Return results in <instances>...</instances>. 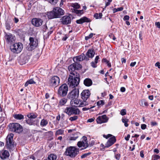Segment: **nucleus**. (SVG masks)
Wrapping results in <instances>:
<instances>
[{"mask_svg":"<svg viewBox=\"0 0 160 160\" xmlns=\"http://www.w3.org/2000/svg\"><path fill=\"white\" fill-rule=\"evenodd\" d=\"M122 121L123 123H124V126L125 127H127L128 126V125L127 123L128 122L129 120L128 119L122 118Z\"/></svg>","mask_w":160,"mask_h":160,"instance_id":"37","label":"nucleus"},{"mask_svg":"<svg viewBox=\"0 0 160 160\" xmlns=\"http://www.w3.org/2000/svg\"><path fill=\"white\" fill-rule=\"evenodd\" d=\"M99 56H97L95 59V60H94V61H95V63H97V62H98V60L99 59Z\"/></svg>","mask_w":160,"mask_h":160,"instance_id":"54","label":"nucleus"},{"mask_svg":"<svg viewBox=\"0 0 160 160\" xmlns=\"http://www.w3.org/2000/svg\"><path fill=\"white\" fill-rule=\"evenodd\" d=\"M144 151L142 150L140 152V156L142 158H143L144 157V155L143 154Z\"/></svg>","mask_w":160,"mask_h":160,"instance_id":"56","label":"nucleus"},{"mask_svg":"<svg viewBox=\"0 0 160 160\" xmlns=\"http://www.w3.org/2000/svg\"><path fill=\"white\" fill-rule=\"evenodd\" d=\"M82 68V66L81 65L75 62L71 64L68 67L70 75H71V74L73 73L75 74H76V73H79L76 71Z\"/></svg>","mask_w":160,"mask_h":160,"instance_id":"7","label":"nucleus"},{"mask_svg":"<svg viewBox=\"0 0 160 160\" xmlns=\"http://www.w3.org/2000/svg\"><path fill=\"white\" fill-rule=\"evenodd\" d=\"M151 124L152 126H156L158 124L157 122H152L151 123Z\"/></svg>","mask_w":160,"mask_h":160,"instance_id":"57","label":"nucleus"},{"mask_svg":"<svg viewBox=\"0 0 160 160\" xmlns=\"http://www.w3.org/2000/svg\"><path fill=\"white\" fill-rule=\"evenodd\" d=\"M68 90L67 85L64 84L61 85L59 88L58 94L60 97H63L66 95Z\"/></svg>","mask_w":160,"mask_h":160,"instance_id":"9","label":"nucleus"},{"mask_svg":"<svg viewBox=\"0 0 160 160\" xmlns=\"http://www.w3.org/2000/svg\"><path fill=\"white\" fill-rule=\"evenodd\" d=\"M64 132V130L62 129H59L57 130L56 132V135H58L62 134Z\"/></svg>","mask_w":160,"mask_h":160,"instance_id":"39","label":"nucleus"},{"mask_svg":"<svg viewBox=\"0 0 160 160\" xmlns=\"http://www.w3.org/2000/svg\"><path fill=\"white\" fill-rule=\"evenodd\" d=\"M97 63H95V62H92L91 63V66L93 67V68H96V67H97V66L96 65V64Z\"/></svg>","mask_w":160,"mask_h":160,"instance_id":"50","label":"nucleus"},{"mask_svg":"<svg viewBox=\"0 0 160 160\" xmlns=\"http://www.w3.org/2000/svg\"><path fill=\"white\" fill-rule=\"evenodd\" d=\"M94 107V106L92 107H91L90 108H86V107L83 108L82 109V110L83 111H87L89 109L92 108Z\"/></svg>","mask_w":160,"mask_h":160,"instance_id":"52","label":"nucleus"},{"mask_svg":"<svg viewBox=\"0 0 160 160\" xmlns=\"http://www.w3.org/2000/svg\"><path fill=\"white\" fill-rule=\"evenodd\" d=\"M116 141L115 137L113 136L110 138L108 140L104 147V148H108L112 145Z\"/></svg>","mask_w":160,"mask_h":160,"instance_id":"19","label":"nucleus"},{"mask_svg":"<svg viewBox=\"0 0 160 160\" xmlns=\"http://www.w3.org/2000/svg\"><path fill=\"white\" fill-rule=\"evenodd\" d=\"M13 136V134L10 133L8 135L6 139V146L10 151H12L14 148Z\"/></svg>","mask_w":160,"mask_h":160,"instance_id":"4","label":"nucleus"},{"mask_svg":"<svg viewBox=\"0 0 160 160\" xmlns=\"http://www.w3.org/2000/svg\"><path fill=\"white\" fill-rule=\"evenodd\" d=\"M126 90L125 88L124 87H122L120 88V91L122 92H124Z\"/></svg>","mask_w":160,"mask_h":160,"instance_id":"62","label":"nucleus"},{"mask_svg":"<svg viewBox=\"0 0 160 160\" xmlns=\"http://www.w3.org/2000/svg\"><path fill=\"white\" fill-rule=\"evenodd\" d=\"M80 80V76L79 73L75 74L73 73L69 76L68 79V84L70 88H75L79 85Z\"/></svg>","mask_w":160,"mask_h":160,"instance_id":"1","label":"nucleus"},{"mask_svg":"<svg viewBox=\"0 0 160 160\" xmlns=\"http://www.w3.org/2000/svg\"><path fill=\"white\" fill-rule=\"evenodd\" d=\"M97 104L98 106H99L101 105L104 104V102L103 100H100L97 102Z\"/></svg>","mask_w":160,"mask_h":160,"instance_id":"44","label":"nucleus"},{"mask_svg":"<svg viewBox=\"0 0 160 160\" xmlns=\"http://www.w3.org/2000/svg\"><path fill=\"white\" fill-rule=\"evenodd\" d=\"M13 117L14 118L19 120L23 119L24 118V116L21 114H14Z\"/></svg>","mask_w":160,"mask_h":160,"instance_id":"30","label":"nucleus"},{"mask_svg":"<svg viewBox=\"0 0 160 160\" xmlns=\"http://www.w3.org/2000/svg\"><path fill=\"white\" fill-rule=\"evenodd\" d=\"M61 20L63 24H68L71 23V18L69 16H65L62 18Z\"/></svg>","mask_w":160,"mask_h":160,"instance_id":"20","label":"nucleus"},{"mask_svg":"<svg viewBox=\"0 0 160 160\" xmlns=\"http://www.w3.org/2000/svg\"><path fill=\"white\" fill-rule=\"evenodd\" d=\"M30 43L27 46V48L29 51H32L37 46L38 41L36 39L32 37H30L29 38Z\"/></svg>","mask_w":160,"mask_h":160,"instance_id":"8","label":"nucleus"},{"mask_svg":"<svg viewBox=\"0 0 160 160\" xmlns=\"http://www.w3.org/2000/svg\"><path fill=\"white\" fill-rule=\"evenodd\" d=\"M83 83L85 86L89 87L92 85V82L91 79L89 78H86L84 80Z\"/></svg>","mask_w":160,"mask_h":160,"instance_id":"25","label":"nucleus"},{"mask_svg":"<svg viewBox=\"0 0 160 160\" xmlns=\"http://www.w3.org/2000/svg\"><path fill=\"white\" fill-rule=\"evenodd\" d=\"M48 121L45 118H43L41 120L40 125L41 127L46 126L48 124Z\"/></svg>","mask_w":160,"mask_h":160,"instance_id":"27","label":"nucleus"},{"mask_svg":"<svg viewBox=\"0 0 160 160\" xmlns=\"http://www.w3.org/2000/svg\"><path fill=\"white\" fill-rule=\"evenodd\" d=\"M120 114L122 116H124L126 114V110L125 109H123L121 110Z\"/></svg>","mask_w":160,"mask_h":160,"instance_id":"46","label":"nucleus"},{"mask_svg":"<svg viewBox=\"0 0 160 160\" xmlns=\"http://www.w3.org/2000/svg\"><path fill=\"white\" fill-rule=\"evenodd\" d=\"M48 1L52 5H54L57 3L58 0H48Z\"/></svg>","mask_w":160,"mask_h":160,"instance_id":"40","label":"nucleus"},{"mask_svg":"<svg viewBox=\"0 0 160 160\" xmlns=\"http://www.w3.org/2000/svg\"><path fill=\"white\" fill-rule=\"evenodd\" d=\"M71 7L75 9H79L81 8L80 5L77 3H72L71 5Z\"/></svg>","mask_w":160,"mask_h":160,"instance_id":"33","label":"nucleus"},{"mask_svg":"<svg viewBox=\"0 0 160 160\" xmlns=\"http://www.w3.org/2000/svg\"><path fill=\"white\" fill-rule=\"evenodd\" d=\"M27 61L28 60L23 57L22 56L20 57L19 62L21 65H22L26 63Z\"/></svg>","mask_w":160,"mask_h":160,"instance_id":"32","label":"nucleus"},{"mask_svg":"<svg viewBox=\"0 0 160 160\" xmlns=\"http://www.w3.org/2000/svg\"><path fill=\"white\" fill-rule=\"evenodd\" d=\"M57 156L54 154H51L49 155L47 158L45 159V160H56Z\"/></svg>","mask_w":160,"mask_h":160,"instance_id":"29","label":"nucleus"},{"mask_svg":"<svg viewBox=\"0 0 160 160\" xmlns=\"http://www.w3.org/2000/svg\"><path fill=\"white\" fill-rule=\"evenodd\" d=\"M64 14V11L63 9L60 8L56 7L54 8L52 11L47 12V14L49 19H52L59 18Z\"/></svg>","mask_w":160,"mask_h":160,"instance_id":"2","label":"nucleus"},{"mask_svg":"<svg viewBox=\"0 0 160 160\" xmlns=\"http://www.w3.org/2000/svg\"><path fill=\"white\" fill-rule=\"evenodd\" d=\"M36 119H26V122L29 125H35L36 123Z\"/></svg>","mask_w":160,"mask_h":160,"instance_id":"24","label":"nucleus"},{"mask_svg":"<svg viewBox=\"0 0 160 160\" xmlns=\"http://www.w3.org/2000/svg\"><path fill=\"white\" fill-rule=\"evenodd\" d=\"M9 156L8 152L6 150H2L0 152V157L2 159H5Z\"/></svg>","mask_w":160,"mask_h":160,"instance_id":"21","label":"nucleus"},{"mask_svg":"<svg viewBox=\"0 0 160 160\" xmlns=\"http://www.w3.org/2000/svg\"><path fill=\"white\" fill-rule=\"evenodd\" d=\"M43 21L40 18H34L32 20V24L37 27L41 26L42 24Z\"/></svg>","mask_w":160,"mask_h":160,"instance_id":"17","label":"nucleus"},{"mask_svg":"<svg viewBox=\"0 0 160 160\" xmlns=\"http://www.w3.org/2000/svg\"><path fill=\"white\" fill-rule=\"evenodd\" d=\"M129 19V17L128 15H125L123 18L124 20L128 21Z\"/></svg>","mask_w":160,"mask_h":160,"instance_id":"51","label":"nucleus"},{"mask_svg":"<svg viewBox=\"0 0 160 160\" xmlns=\"http://www.w3.org/2000/svg\"><path fill=\"white\" fill-rule=\"evenodd\" d=\"M79 95V89L75 88L69 93L68 98L71 100H72L76 99L78 97Z\"/></svg>","mask_w":160,"mask_h":160,"instance_id":"11","label":"nucleus"},{"mask_svg":"<svg viewBox=\"0 0 160 160\" xmlns=\"http://www.w3.org/2000/svg\"><path fill=\"white\" fill-rule=\"evenodd\" d=\"M93 33H91L88 36H86L85 37V40H88L89 39L91 38L93 36V35H95Z\"/></svg>","mask_w":160,"mask_h":160,"instance_id":"41","label":"nucleus"},{"mask_svg":"<svg viewBox=\"0 0 160 160\" xmlns=\"http://www.w3.org/2000/svg\"><path fill=\"white\" fill-rule=\"evenodd\" d=\"M94 119L93 118H90V119H89L88 120L87 122H93L94 121Z\"/></svg>","mask_w":160,"mask_h":160,"instance_id":"61","label":"nucleus"},{"mask_svg":"<svg viewBox=\"0 0 160 160\" xmlns=\"http://www.w3.org/2000/svg\"><path fill=\"white\" fill-rule=\"evenodd\" d=\"M154 152L158 154V153L159 152V150L157 148H155L154 150Z\"/></svg>","mask_w":160,"mask_h":160,"instance_id":"64","label":"nucleus"},{"mask_svg":"<svg viewBox=\"0 0 160 160\" xmlns=\"http://www.w3.org/2000/svg\"><path fill=\"white\" fill-rule=\"evenodd\" d=\"M108 119L106 115L98 117L96 121L98 123L101 124L107 122Z\"/></svg>","mask_w":160,"mask_h":160,"instance_id":"18","label":"nucleus"},{"mask_svg":"<svg viewBox=\"0 0 160 160\" xmlns=\"http://www.w3.org/2000/svg\"><path fill=\"white\" fill-rule=\"evenodd\" d=\"M13 26V22L10 20H7L5 22V27L8 30H10L12 27Z\"/></svg>","mask_w":160,"mask_h":160,"instance_id":"26","label":"nucleus"},{"mask_svg":"<svg viewBox=\"0 0 160 160\" xmlns=\"http://www.w3.org/2000/svg\"><path fill=\"white\" fill-rule=\"evenodd\" d=\"M90 95V92L88 90H85L81 93V98L85 102L89 97Z\"/></svg>","mask_w":160,"mask_h":160,"instance_id":"16","label":"nucleus"},{"mask_svg":"<svg viewBox=\"0 0 160 160\" xmlns=\"http://www.w3.org/2000/svg\"><path fill=\"white\" fill-rule=\"evenodd\" d=\"M95 54V52L94 51L93 49H89L88 50V52L86 53V56L87 57L90 58H92Z\"/></svg>","mask_w":160,"mask_h":160,"instance_id":"23","label":"nucleus"},{"mask_svg":"<svg viewBox=\"0 0 160 160\" xmlns=\"http://www.w3.org/2000/svg\"><path fill=\"white\" fill-rule=\"evenodd\" d=\"M23 48V45L21 43H16L11 47L12 52L14 53H18L21 51Z\"/></svg>","mask_w":160,"mask_h":160,"instance_id":"10","label":"nucleus"},{"mask_svg":"<svg viewBox=\"0 0 160 160\" xmlns=\"http://www.w3.org/2000/svg\"><path fill=\"white\" fill-rule=\"evenodd\" d=\"M82 141L78 142L77 144V146L79 148L83 147L81 149V150L85 149L89 146L87 137L83 136L82 138Z\"/></svg>","mask_w":160,"mask_h":160,"instance_id":"12","label":"nucleus"},{"mask_svg":"<svg viewBox=\"0 0 160 160\" xmlns=\"http://www.w3.org/2000/svg\"><path fill=\"white\" fill-rule=\"evenodd\" d=\"M73 102L76 105L75 107L77 108V107H79V104L80 102V101H78L75 99L73 100Z\"/></svg>","mask_w":160,"mask_h":160,"instance_id":"43","label":"nucleus"},{"mask_svg":"<svg viewBox=\"0 0 160 160\" xmlns=\"http://www.w3.org/2000/svg\"><path fill=\"white\" fill-rule=\"evenodd\" d=\"M85 60L87 61L88 60V58L86 56H85V54L82 53L81 55L77 56L74 57L73 58V60L75 62L78 63L79 62L82 61L83 60Z\"/></svg>","mask_w":160,"mask_h":160,"instance_id":"15","label":"nucleus"},{"mask_svg":"<svg viewBox=\"0 0 160 160\" xmlns=\"http://www.w3.org/2000/svg\"><path fill=\"white\" fill-rule=\"evenodd\" d=\"M64 112L70 116L73 115H78L80 113V111L78 108L75 107H67Z\"/></svg>","mask_w":160,"mask_h":160,"instance_id":"6","label":"nucleus"},{"mask_svg":"<svg viewBox=\"0 0 160 160\" xmlns=\"http://www.w3.org/2000/svg\"><path fill=\"white\" fill-rule=\"evenodd\" d=\"M10 131L20 133L23 130L22 126L18 123H12L9 124L8 126Z\"/></svg>","mask_w":160,"mask_h":160,"instance_id":"5","label":"nucleus"},{"mask_svg":"<svg viewBox=\"0 0 160 160\" xmlns=\"http://www.w3.org/2000/svg\"><path fill=\"white\" fill-rule=\"evenodd\" d=\"M98 13H95L94 15V17L96 18V19H98L99 18V16L98 15Z\"/></svg>","mask_w":160,"mask_h":160,"instance_id":"55","label":"nucleus"},{"mask_svg":"<svg viewBox=\"0 0 160 160\" xmlns=\"http://www.w3.org/2000/svg\"><path fill=\"white\" fill-rule=\"evenodd\" d=\"M80 102L79 104V107H82L85 106L87 104L86 101H85V102L84 101L83 102H81V101H80Z\"/></svg>","mask_w":160,"mask_h":160,"instance_id":"45","label":"nucleus"},{"mask_svg":"<svg viewBox=\"0 0 160 160\" xmlns=\"http://www.w3.org/2000/svg\"><path fill=\"white\" fill-rule=\"evenodd\" d=\"M147 126L145 124H142L141 125V128L142 129H145L146 128Z\"/></svg>","mask_w":160,"mask_h":160,"instance_id":"53","label":"nucleus"},{"mask_svg":"<svg viewBox=\"0 0 160 160\" xmlns=\"http://www.w3.org/2000/svg\"><path fill=\"white\" fill-rule=\"evenodd\" d=\"M140 104L142 106H143L144 104L146 106H147L148 105V102L144 99L141 100Z\"/></svg>","mask_w":160,"mask_h":160,"instance_id":"36","label":"nucleus"},{"mask_svg":"<svg viewBox=\"0 0 160 160\" xmlns=\"http://www.w3.org/2000/svg\"><path fill=\"white\" fill-rule=\"evenodd\" d=\"M13 20L14 21V22L15 23H17L18 21H19V19L18 18H17L16 17H15L14 19H13Z\"/></svg>","mask_w":160,"mask_h":160,"instance_id":"58","label":"nucleus"},{"mask_svg":"<svg viewBox=\"0 0 160 160\" xmlns=\"http://www.w3.org/2000/svg\"><path fill=\"white\" fill-rule=\"evenodd\" d=\"M72 12H74L77 14L78 16H80L83 13V10H78L77 9H71Z\"/></svg>","mask_w":160,"mask_h":160,"instance_id":"28","label":"nucleus"},{"mask_svg":"<svg viewBox=\"0 0 160 160\" xmlns=\"http://www.w3.org/2000/svg\"><path fill=\"white\" fill-rule=\"evenodd\" d=\"M36 83L32 79H30L27 81L25 84V86L27 87L29 84H33Z\"/></svg>","mask_w":160,"mask_h":160,"instance_id":"34","label":"nucleus"},{"mask_svg":"<svg viewBox=\"0 0 160 160\" xmlns=\"http://www.w3.org/2000/svg\"><path fill=\"white\" fill-rule=\"evenodd\" d=\"M155 65L156 66L158 67V68H160V63L159 62H157L156 63Z\"/></svg>","mask_w":160,"mask_h":160,"instance_id":"60","label":"nucleus"},{"mask_svg":"<svg viewBox=\"0 0 160 160\" xmlns=\"http://www.w3.org/2000/svg\"><path fill=\"white\" fill-rule=\"evenodd\" d=\"M5 34L4 38L7 43L11 44L15 40V37L12 34L9 33H7L5 32Z\"/></svg>","mask_w":160,"mask_h":160,"instance_id":"14","label":"nucleus"},{"mask_svg":"<svg viewBox=\"0 0 160 160\" xmlns=\"http://www.w3.org/2000/svg\"><path fill=\"white\" fill-rule=\"evenodd\" d=\"M78 118V116H77L75 115L73 117H70L69 118V120L72 122L76 120Z\"/></svg>","mask_w":160,"mask_h":160,"instance_id":"38","label":"nucleus"},{"mask_svg":"<svg viewBox=\"0 0 160 160\" xmlns=\"http://www.w3.org/2000/svg\"><path fill=\"white\" fill-rule=\"evenodd\" d=\"M27 116L28 118L36 119L37 117V115L36 113L32 112L28 113Z\"/></svg>","mask_w":160,"mask_h":160,"instance_id":"31","label":"nucleus"},{"mask_svg":"<svg viewBox=\"0 0 160 160\" xmlns=\"http://www.w3.org/2000/svg\"><path fill=\"white\" fill-rule=\"evenodd\" d=\"M67 102V99L65 98H62L59 101V104L61 105H64Z\"/></svg>","mask_w":160,"mask_h":160,"instance_id":"35","label":"nucleus"},{"mask_svg":"<svg viewBox=\"0 0 160 160\" xmlns=\"http://www.w3.org/2000/svg\"><path fill=\"white\" fill-rule=\"evenodd\" d=\"M155 24L158 28H160V23L159 22H156Z\"/></svg>","mask_w":160,"mask_h":160,"instance_id":"59","label":"nucleus"},{"mask_svg":"<svg viewBox=\"0 0 160 160\" xmlns=\"http://www.w3.org/2000/svg\"><path fill=\"white\" fill-rule=\"evenodd\" d=\"M90 22L91 20L86 17H83L76 21V23L78 24H82L85 22Z\"/></svg>","mask_w":160,"mask_h":160,"instance_id":"22","label":"nucleus"},{"mask_svg":"<svg viewBox=\"0 0 160 160\" xmlns=\"http://www.w3.org/2000/svg\"><path fill=\"white\" fill-rule=\"evenodd\" d=\"M91 154V152H88V153H85L83 154L82 155L81 157V158L82 159H83L86 157L87 156L90 155Z\"/></svg>","mask_w":160,"mask_h":160,"instance_id":"42","label":"nucleus"},{"mask_svg":"<svg viewBox=\"0 0 160 160\" xmlns=\"http://www.w3.org/2000/svg\"><path fill=\"white\" fill-rule=\"evenodd\" d=\"M153 157L155 160H158L160 158V156L158 155H153Z\"/></svg>","mask_w":160,"mask_h":160,"instance_id":"48","label":"nucleus"},{"mask_svg":"<svg viewBox=\"0 0 160 160\" xmlns=\"http://www.w3.org/2000/svg\"><path fill=\"white\" fill-rule=\"evenodd\" d=\"M112 135L110 134H108L107 135L103 134V136L104 138L108 139L109 137H111Z\"/></svg>","mask_w":160,"mask_h":160,"instance_id":"49","label":"nucleus"},{"mask_svg":"<svg viewBox=\"0 0 160 160\" xmlns=\"http://www.w3.org/2000/svg\"><path fill=\"white\" fill-rule=\"evenodd\" d=\"M42 30L44 32H46V30L48 28L47 26L46 25H43L42 27Z\"/></svg>","mask_w":160,"mask_h":160,"instance_id":"47","label":"nucleus"},{"mask_svg":"<svg viewBox=\"0 0 160 160\" xmlns=\"http://www.w3.org/2000/svg\"><path fill=\"white\" fill-rule=\"evenodd\" d=\"M136 64V62H132L130 64V66L132 67H133Z\"/></svg>","mask_w":160,"mask_h":160,"instance_id":"63","label":"nucleus"},{"mask_svg":"<svg viewBox=\"0 0 160 160\" xmlns=\"http://www.w3.org/2000/svg\"><path fill=\"white\" fill-rule=\"evenodd\" d=\"M60 82V79L57 76L52 77L49 80V84L51 86L56 87L58 86Z\"/></svg>","mask_w":160,"mask_h":160,"instance_id":"13","label":"nucleus"},{"mask_svg":"<svg viewBox=\"0 0 160 160\" xmlns=\"http://www.w3.org/2000/svg\"><path fill=\"white\" fill-rule=\"evenodd\" d=\"M79 153V149L75 147L70 146L66 149L64 154L71 158H75Z\"/></svg>","mask_w":160,"mask_h":160,"instance_id":"3","label":"nucleus"}]
</instances>
